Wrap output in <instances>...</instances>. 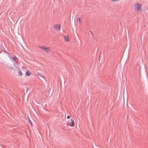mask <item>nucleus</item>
Masks as SVG:
<instances>
[{"label":"nucleus","mask_w":148,"mask_h":148,"mask_svg":"<svg viewBox=\"0 0 148 148\" xmlns=\"http://www.w3.org/2000/svg\"><path fill=\"white\" fill-rule=\"evenodd\" d=\"M29 122L30 123L31 125H32V123L31 121H29Z\"/></svg>","instance_id":"4468645a"},{"label":"nucleus","mask_w":148,"mask_h":148,"mask_svg":"<svg viewBox=\"0 0 148 148\" xmlns=\"http://www.w3.org/2000/svg\"><path fill=\"white\" fill-rule=\"evenodd\" d=\"M31 74V73L29 71H27L25 73V75L26 76H29Z\"/></svg>","instance_id":"423d86ee"},{"label":"nucleus","mask_w":148,"mask_h":148,"mask_svg":"<svg viewBox=\"0 0 148 148\" xmlns=\"http://www.w3.org/2000/svg\"><path fill=\"white\" fill-rule=\"evenodd\" d=\"M67 124L70 127H73L75 125V123L73 120L72 119H71L69 120L67 122Z\"/></svg>","instance_id":"7ed1b4c3"},{"label":"nucleus","mask_w":148,"mask_h":148,"mask_svg":"<svg viewBox=\"0 0 148 148\" xmlns=\"http://www.w3.org/2000/svg\"><path fill=\"white\" fill-rule=\"evenodd\" d=\"M70 117V116H69V115H68L67 116V119H69Z\"/></svg>","instance_id":"9b49d317"},{"label":"nucleus","mask_w":148,"mask_h":148,"mask_svg":"<svg viewBox=\"0 0 148 148\" xmlns=\"http://www.w3.org/2000/svg\"><path fill=\"white\" fill-rule=\"evenodd\" d=\"M142 4L139 3H136L135 5V10L137 12L140 13L142 12Z\"/></svg>","instance_id":"f257e3e1"},{"label":"nucleus","mask_w":148,"mask_h":148,"mask_svg":"<svg viewBox=\"0 0 148 148\" xmlns=\"http://www.w3.org/2000/svg\"><path fill=\"white\" fill-rule=\"evenodd\" d=\"M28 119L29 121H29H30L28 117Z\"/></svg>","instance_id":"2eb2a0df"},{"label":"nucleus","mask_w":148,"mask_h":148,"mask_svg":"<svg viewBox=\"0 0 148 148\" xmlns=\"http://www.w3.org/2000/svg\"><path fill=\"white\" fill-rule=\"evenodd\" d=\"M8 68L10 69H13L14 70V69L13 67H9Z\"/></svg>","instance_id":"9d476101"},{"label":"nucleus","mask_w":148,"mask_h":148,"mask_svg":"<svg viewBox=\"0 0 148 148\" xmlns=\"http://www.w3.org/2000/svg\"><path fill=\"white\" fill-rule=\"evenodd\" d=\"M77 21L79 24H80L81 22V21L80 18H79L77 19Z\"/></svg>","instance_id":"0eeeda50"},{"label":"nucleus","mask_w":148,"mask_h":148,"mask_svg":"<svg viewBox=\"0 0 148 148\" xmlns=\"http://www.w3.org/2000/svg\"><path fill=\"white\" fill-rule=\"evenodd\" d=\"M112 2H115L116 1H119V0H110Z\"/></svg>","instance_id":"1a4fd4ad"},{"label":"nucleus","mask_w":148,"mask_h":148,"mask_svg":"<svg viewBox=\"0 0 148 148\" xmlns=\"http://www.w3.org/2000/svg\"><path fill=\"white\" fill-rule=\"evenodd\" d=\"M64 41L65 42H68L69 41L68 35L65 36L64 37Z\"/></svg>","instance_id":"39448f33"},{"label":"nucleus","mask_w":148,"mask_h":148,"mask_svg":"<svg viewBox=\"0 0 148 148\" xmlns=\"http://www.w3.org/2000/svg\"><path fill=\"white\" fill-rule=\"evenodd\" d=\"M13 59H14V60L15 59H16L17 58L15 56H14L13 57Z\"/></svg>","instance_id":"f8f14e48"},{"label":"nucleus","mask_w":148,"mask_h":148,"mask_svg":"<svg viewBox=\"0 0 148 148\" xmlns=\"http://www.w3.org/2000/svg\"><path fill=\"white\" fill-rule=\"evenodd\" d=\"M19 75L21 76L22 75V73L21 71H19L18 72Z\"/></svg>","instance_id":"6e6552de"},{"label":"nucleus","mask_w":148,"mask_h":148,"mask_svg":"<svg viewBox=\"0 0 148 148\" xmlns=\"http://www.w3.org/2000/svg\"><path fill=\"white\" fill-rule=\"evenodd\" d=\"M29 122L30 123L31 125H32V123L31 121H29Z\"/></svg>","instance_id":"ddd939ff"},{"label":"nucleus","mask_w":148,"mask_h":148,"mask_svg":"<svg viewBox=\"0 0 148 148\" xmlns=\"http://www.w3.org/2000/svg\"><path fill=\"white\" fill-rule=\"evenodd\" d=\"M53 27L55 29L59 31L60 29L61 25L59 24H56Z\"/></svg>","instance_id":"20e7f679"},{"label":"nucleus","mask_w":148,"mask_h":148,"mask_svg":"<svg viewBox=\"0 0 148 148\" xmlns=\"http://www.w3.org/2000/svg\"><path fill=\"white\" fill-rule=\"evenodd\" d=\"M39 48L42 51L46 52H49L51 50L50 47H47L45 46H41L39 47Z\"/></svg>","instance_id":"f03ea898"}]
</instances>
